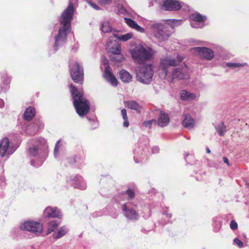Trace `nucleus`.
Returning <instances> with one entry per match:
<instances>
[{"instance_id": "1", "label": "nucleus", "mask_w": 249, "mask_h": 249, "mask_svg": "<svg viewBox=\"0 0 249 249\" xmlns=\"http://www.w3.org/2000/svg\"><path fill=\"white\" fill-rule=\"evenodd\" d=\"M73 14V5L72 3H70L61 14L60 24L62 26L59 28L58 34L54 38L55 42L53 47L55 51L64 45L66 42L67 36L70 30Z\"/></svg>"}, {"instance_id": "2", "label": "nucleus", "mask_w": 249, "mask_h": 249, "mask_svg": "<svg viewBox=\"0 0 249 249\" xmlns=\"http://www.w3.org/2000/svg\"><path fill=\"white\" fill-rule=\"evenodd\" d=\"M47 148L46 141L42 138L35 140L33 145L29 148L28 153L30 158L32 159L31 163L33 166L39 167L42 164L45 159Z\"/></svg>"}, {"instance_id": "3", "label": "nucleus", "mask_w": 249, "mask_h": 249, "mask_svg": "<svg viewBox=\"0 0 249 249\" xmlns=\"http://www.w3.org/2000/svg\"><path fill=\"white\" fill-rule=\"evenodd\" d=\"M168 24L155 23L149 26L151 34L159 41H164L168 40L171 35L169 28L174 29V24H180L181 20L177 19H168Z\"/></svg>"}, {"instance_id": "4", "label": "nucleus", "mask_w": 249, "mask_h": 249, "mask_svg": "<svg viewBox=\"0 0 249 249\" xmlns=\"http://www.w3.org/2000/svg\"><path fill=\"white\" fill-rule=\"evenodd\" d=\"M70 90L76 112L80 116H83L89 111V101L84 98L83 91L78 90L72 84L70 86Z\"/></svg>"}, {"instance_id": "5", "label": "nucleus", "mask_w": 249, "mask_h": 249, "mask_svg": "<svg viewBox=\"0 0 249 249\" xmlns=\"http://www.w3.org/2000/svg\"><path fill=\"white\" fill-rule=\"evenodd\" d=\"M130 53L132 59L138 64H142L150 60L156 53L152 48L144 47L140 44L130 50Z\"/></svg>"}, {"instance_id": "6", "label": "nucleus", "mask_w": 249, "mask_h": 249, "mask_svg": "<svg viewBox=\"0 0 249 249\" xmlns=\"http://www.w3.org/2000/svg\"><path fill=\"white\" fill-rule=\"evenodd\" d=\"M183 59V57L178 56L177 60H175L171 56H165L160 59V65L159 67V73L162 79H165L169 74L171 67L178 65Z\"/></svg>"}, {"instance_id": "7", "label": "nucleus", "mask_w": 249, "mask_h": 249, "mask_svg": "<svg viewBox=\"0 0 249 249\" xmlns=\"http://www.w3.org/2000/svg\"><path fill=\"white\" fill-rule=\"evenodd\" d=\"M154 70L151 64H145L140 67L137 72L136 78L138 81L149 84L152 79Z\"/></svg>"}, {"instance_id": "8", "label": "nucleus", "mask_w": 249, "mask_h": 249, "mask_svg": "<svg viewBox=\"0 0 249 249\" xmlns=\"http://www.w3.org/2000/svg\"><path fill=\"white\" fill-rule=\"evenodd\" d=\"M69 70L71 77L75 83L82 84L84 78V70L78 62L72 61L70 63Z\"/></svg>"}, {"instance_id": "9", "label": "nucleus", "mask_w": 249, "mask_h": 249, "mask_svg": "<svg viewBox=\"0 0 249 249\" xmlns=\"http://www.w3.org/2000/svg\"><path fill=\"white\" fill-rule=\"evenodd\" d=\"M20 229L34 233L36 235H39L42 231V225L35 221H25L20 225Z\"/></svg>"}, {"instance_id": "10", "label": "nucleus", "mask_w": 249, "mask_h": 249, "mask_svg": "<svg viewBox=\"0 0 249 249\" xmlns=\"http://www.w3.org/2000/svg\"><path fill=\"white\" fill-rule=\"evenodd\" d=\"M191 52L202 58L208 60H212L214 57L212 50L207 47H194L191 49Z\"/></svg>"}, {"instance_id": "11", "label": "nucleus", "mask_w": 249, "mask_h": 249, "mask_svg": "<svg viewBox=\"0 0 249 249\" xmlns=\"http://www.w3.org/2000/svg\"><path fill=\"white\" fill-rule=\"evenodd\" d=\"M10 142L8 138H4L0 141V155L1 157H7L15 151L9 146Z\"/></svg>"}, {"instance_id": "12", "label": "nucleus", "mask_w": 249, "mask_h": 249, "mask_svg": "<svg viewBox=\"0 0 249 249\" xmlns=\"http://www.w3.org/2000/svg\"><path fill=\"white\" fill-rule=\"evenodd\" d=\"M183 5L176 0H164L161 8L165 11L178 10Z\"/></svg>"}, {"instance_id": "13", "label": "nucleus", "mask_w": 249, "mask_h": 249, "mask_svg": "<svg viewBox=\"0 0 249 249\" xmlns=\"http://www.w3.org/2000/svg\"><path fill=\"white\" fill-rule=\"evenodd\" d=\"M107 49L113 54H120L121 52V48L117 40L113 38V36L109 37L107 42Z\"/></svg>"}, {"instance_id": "14", "label": "nucleus", "mask_w": 249, "mask_h": 249, "mask_svg": "<svg viewBox=\"0 0 249 249\" xmlns=\"http://www.w3.org/2000/svg\"><path fill=\"white\" fill-rule=\"evenodd\" d=\"M122 209L124 215L128 219L131 220H136L138 219V213L134 209L130 207V204H124L123 205Z\"/></svg>"}, {"instance_id": "15", "label": "nucleus", "mask_w": 249, "mask_h": 249, "mask_svg": "<svg viewBox=\"0 0 249 249\" xmlns=\"http://www.w3.org/2000/svg\"><path fill=\"white\" fill-rule=\"evenodd\" d=\"M172 79H183L188 77L186 65L182 68L178 67L173 70L171 74Z\"/></svg>"}, {"instance_id": "16", "label": "nucleus", "mask_w": 249, "mask_h": 249, "mask_svg": "<svg viewBox=\"0 0 249 249\" xmlns=\"http://www.w3.org/2000/svg\"><path fill=\"white\" fill-rule=\"evenodd\" d=\"M69 181L74 188L81 190H85L86 188V185L82 178L80 176L76 175L74 177H71Z\"/></svg>"}, {"instance_id": "17", "label": "nucleus", "mask_w": 249, "mask_h": 249, "mask_svg": "<svg viewBox=\"0 0 249 249\" xmlns=\"http://www.w3.org/2000/svg\"><path fill=\"white\" fill-rule=\"evenodd\" d=\"M111 70V69L109 66L106 67L104 77L112 86L116 87L118 85V81L115 76L112 73Z\"/></svg>"}, {"instance_id": "18", "label": "nucleus", "mask_w": 249, "mask_h": 249, "mask_svg": "<svg viewBox=\"0 0 249 249\" xmlns=\"http://www.w3.org/2000/svg\"><path fill=\"white\" fill-rule=\"evenodd\" d=\"M44 215L46 217H57L60 218L61 216V213L57 208H52L48 207L44 210Z\"/></svg>"}, {"instance_id": "19", "label": "nucleus", "mask_w": 249, "mask_h": 249, "mask_svg": "<svg viewBox=\"0 0 249 249\" xmlns=\"http://www.w3.org/2000/svg\"><path fill=\"white\" fill-rule=\"evenodd\" d=\"M170 122L168 114L161 111L158 118V124L161 127L166 126Z\"/></svg>"}, {"instance_id": "20", "label": "nucleus", "mask_w": 249, "mask_h": 249, "mask_svg": "<svg viewBox=\"0 0 249 249\" xmlns=\"http://www.w3.org/2000/svg\"><path fill=\"white\" fill-rule=\"evenodd\" d=\"M184 118L182 121V125L185 128L191 129L194 127L195 121L191 117L190 114H187L184 115Z\"/></svg>"}, {"instance_id": "21", "label": "nucleus", "mask_w": 249, "mask_h": 249, "mask_svg": "<svg viewBox=\"0 0 249 249\" xmlns=\"http://www.w3.org/2000/svg\"><path fill=\"white\" fill-rule=\"evenodd\" d=\"M180 99L183 101H192L196 98L195 93L190 92L186 90H182L180 92Z\"/></svg>"}, {"instance_id": "22", "label": "nucleus", "mask_w": 249, "mask_h": 249, "mask_svg": "<svg viewBox=\"0 0 249 249\" xmlns=\"http://www.w3.org/2000/svg\"><path fill=\"white\" fill-rule=\"evenodd\" d=\"M119 77L124 83H129L132 81V75L126 71L122 70L119 72Z\"/></svg>"}, {"instance_id": "23", "label": "nucleus", "mask_w": 249, "mask_h": 249, "mask_svg": "<svg viewBox=\"0 0 249 249\" xmlns=\"http://www.w3.org/2000/svg\"><path fill=\"white\" fill-rule=\"evenodd\" d=\"M124 105L125 107L131 109L135 110L138 112H140L141 107L135 101H127L124 102Z\"/></svg>"}, {"instance_id": "24", "label": "nucleus", "mask_w": 249, "mask_h": 249, "mask_svg": "<svg viewBox=\"0 0 249 249\" xmlns=\"http://www.w3.org/2000/svg\"><path fill=\"white\" fill-rule=\"evenodd\" d=\"M125 23L130 27L134 28L140 32H143L144 29L140 26L136 21L129 18H124Z\"/></svg>"}, {"instance_id": "25", "label": "nucleus", "mask_w": 249, "mask_h": 249, "mask_svg": "<svg viewBox=\"0 0 249 249\" xmlns=\"http://www.w3.org/2000/svg\"><path fill=\"white\" fill-rule=\"evenodd\" d=\"M36 110L35 108L33 107H29L27 108L24 113V118L25 120L30 121L35 116Z\"/></svg>"}, {"instance_id": "26", "label": "nucleus", "mask_w": 249, "mask_h": 249, "mask_svg": "<svg viewBox=\"0 0 249 249\" xmlns=\"http://www.w3.org/2000/svg\"><path fill=\"white\" fill-rule=\"evenodd\" d=\"M190 18L192 21L199 22V24L200 25L201 23H203L205 21L206 17L202 16L199 13H194L190 15Z\"/></svg>"}, {"instance_id": "27", "label": "nucleus", "mask_w": 249, "mask_h": 249, "mask_svg": "<svg viewBox=\"0 0 249 249\" xmlns=\"http://www.w3.org/2000/svg\"><path fill=\"white\" fill-rule=\"evenodd\" d=\"M68 231V228L63 226L61 227L57 232H54L53 236L54 239H59L64 236Z\"/></svg>"}, {"instance_id": "28", "label": "nucleus", "mask_w": 249, "mask_h": 249, "mask_svg": "<svg viewBox=\"0 0 249 249\" xmlns=\"http://www.w3.org/2000/svg\"><path fill=\"white\" fill-rule=\"evenodd\" d=\"M43 127V124L41 123L37 124L36 126H34L33 125H30L27 127V132L30 135L35 134L39 129H41Z\"/></svg>"}, {"instance_id": "29", "label": "nucleus", "mask_w": 249, "mask_h": 249, "mask_svg": "<svg viewBox=\"0 0 249 249\" xmlns=\"http://www.w3.org/2000/svg\"><path fill=\"white\" fill-rule=\"evenodd\" d=\"M133 34L131 33H127L121 36H118L117 34L113 35V38H115L116 40L126 41L132 37Z\"/></svg>"}, {"instance_id": "30", "label": "nucleus", "mask_w": 249, "mask_h": 249, "mask_svg": "<svg viewBox=\"0 0 249 249\" xmlns=\"http://www.w3.org/2000/svg\"><path fill=\"white\" fill-rule=\"evenodd\" d=\"M101 29L104 33H109L111 32L112 27L110 25L109 22L103 21L101 24Z\"/></svg>"}, {"instance_id": "31", "label": "nucleus", "mask_w": 249, "mask_h": 249, "mask_svg": "<svg viewBox=\"0 0 249 249\" xmlns=\"http://www.w3.org/2000/svg\"><path fill=\"white\" fill-rule=\"evenodd\" d=\"M215 128L218 135L220 136H223L226 131V126L223 122L216 125Z\"/></svg>"}, {"instance_id": "32", "label": "nucleus", "mask_w": 249, "mask_h": 249, "mask_svg": "<svg viewBox=\"0 0 249 249\" xmlns=\"http://www.w3.org/2000/svg\"><path fill=\"white\" fill-rule=\"evenodd\" d=\"M59 223L56 220L51 221L48 224V233L49 234L53 231L58 226Z\"/></svg>"}, {"instance_id": "33", "label": "nucleus", "mask_w": 249, "mask_h": 249, "mask_svg": "<svg viewBox=\"0 0 249 249\" xmlns=\"http://www.w3.org/2000/svg\"><path fill=\"white\" fill-rule=\"evenodd\" d=\"M121 195L126 197L127 200H131L135 197V193L134 191L130 189H128L125 192L122 193Z\"/></svg>"}, {"instance_id": "34", "label": "nucleus", "mask_w": 249, "mask_h": 249, "mask_svg": "<svg viewBox=\"0 0 249 249\" xmlns=\"http://www.w3.org/2000/svg\"><path fill=\"white\" fill-rule=\"evenodd\" d=\"M121 114L123 117V118L124 120L123 125L125 127H127L129 126V122L128 120L126 110L125 109H122L121 110Z\"/></svg>"}, {"instance_id": "35", "label": "nucleus", "mask_w": 249, "mask_h": 249, "mask_svg": "<svg viewBox=\"0 0 249 249\" xmlns=\"http://www.w3.org/2000/svg\"><path fill=\"white\" fill-rule=\"evenodd\" d=\"M226 66L228 67L231 68H235L244 66L243 64L238 63H227L226 64Z\"/></svg>"}, {"instance_id": "36", "label": "nucleus", "mask_w": 249, "mask_h": 249, "mask_svg": "<svg viewBox=\"0 0 249 249\" xmlns=\"http://www.w3.org/2000/svg\"><path fill=\"white\" fill-rule=\"evenodd\" d=\"M191 25L193 28H202L204 26V24L201 23L199 25V22L192 21L191 22Z\"/></svg>"}, {"instance_id": "37", "label": "nucleus", "mask_w": 249, "mask_h": 249, "mask_svg": "<svg viewBox=\"0 0 249 249\" xmlns=\"http://www.w3.org/2000/svg\"><path fill=\"white\" fill-rule=\"evenodd\" d=\"M60 142V140H58L55 144L54 149V156L55 158L57 157L58 154V149H59V143Z\"/></svg>"}, {"instance_id": "38", "label": "nucleus", "mask_w": 249, "mask_h": 249, "mask_svg": "<svg viewBox=\"0 0 249 249\" xmlns=\"http://www.w3.org/2000/svg\"><path fill=\"white\" fill-rule=\"evenodd\" d=\"M86 1L89 4V5H90L93 9L96 10H98L100 9V7L96 4L92 2L91 1L89 0H87Z\"/></svg>"}, {"instance_id": "39", "label": "nucleus", "mask_w": 249, "mask_h": 249, "mask_svg": "<svg viewBox=\"0 0 249 249\" xmlns=\"http://www.w3.org/2000/svg\"><path fill=\"white\" fill-rule=\"evenodd\" d=\"M156 122V121L155 120L153 119V120H151L150 121H145L143 123V124L145 127L150 128V127H151L152 123L153 122L155 123Z\"/></svg>"}, {"instance_id": "40", "label": "nucleus", "mask_w": 249, "mask_h": 249, "mask_svg": "<svg viewBox=\"0 0 249 249\" xmlns=\"http://www.w3.org/2000/svg\"><path fill=\"white\" fill-rule=\"evenodd\" d=\"M234 243L237 245L240 248H242L244 246L243 243L238 238H235L233 241Z\"/></svg>"}, {"instance_id": "41", "label": "nucleus", "mask_w": 249, "mask_h": 249, "mask_svg": "<svg viewBox=\"0 0 249 249\" xmlns=\"http://www.w3.org/2000/svg\"><path fill=\"white\" fill-rule=\"evenodd\" d=\"M230 227L232 230H235L237 229V223L234 220H232L230 223Z\"/></svg>"}, {"instance_id": "42", "label": "nucleus", "mask_w": 249, "mask_h": 249, "mask_svg": "<svg viewBox=\"0 0 249 249\" xmlns=\"http://www.w3.org/2000/svg\"><path fill=\"white\" fill-rule=\"evenodd\" d=\"M221 227V222L219 220H218V224H216L214 228V230L215 232H218L220 230Z\"/></svg>"}, {"instance_id": "43", "label": "nucleus", "mask_w": 249, "mask_h": 249, "mask_svg": "<svg viewBox=\"0 0 249 249\" xmlns=\"http://www.w3.org/2000/svg\"><path fill=\"white\" fill-rule=\"evenodd\" d=\"M112 0H98L99 2L103 5H108L109 4Z\"/></svg>"}, {"instance_id": "44", "label": "nucleus", "mask_w": 249, "mask_h": 249, "mask_svg": "<svg viewBox=\"0 0 249 249\" xmlns=\"http://www.w3.org/2000/svg\"><path fill=\"white\" fill-rule=\"evenodd\" d=\"M159 151V148L157 146L153 147L152 149V151L153 153H158Z\"/></svg>"}, {"instance_id": "45", "label": "nucleus", "mask_w": 249, "mask_h": 249, "mask_svg": "<svg viewBox=\"0 0 249 249\" xmlns=\"http://www.w3.org/2000/svg\"><path fill=\"white\" fill-rule=\"evenodd\" d=\"M223 161L225 163H227L228 164V165H230L229 160L227 158H226L225 157H223Z\"/></svg>"}, {"instance_id": "46", "label": "nucleus", "mask_w": 249, "mask_h": 249, "mask_svg": "<svg viewBox=\"0 0 249 249\" xmlns=\"http://www.w3.org/2000/svg\"><path fill=\"white\" fill-rule=\"evenodd\" d=\"M4 106V102L3 100L1 99H0V108H2Z\"/></svg>"}, {"instance_id": "47", "label": "nucleus", "mask_w": 249, "mask_h": 249, "mask_svg": "<svg viewBox=\"0 0 249 249\" xmlns=\"http://www.w3.org/2000/svg\"><path fill=\"white\" fill-rule=\"evenodd\" d=\"M163 214L166 215L167 217L169 218H171L172 214L171 213H168L167 212H164Z\"/></svg>"}, {"instance_id": "48", "label": "nucleus", "mask_w": 249, "mask_h": 249, "mask_svg": "<svg viewBox=\"0 0 249 249\" xmlns=\"http://www.w3.org/2000/svg\"><path fill=\"white\" fill-rule=\"evenodd\" d=\"M206 152L209 154L211 153V150L208 147L206 148Z\"/></svg>"}, {"instance_id": "49", "label": "nucleus", "mask_w": 249, "mask_h": 249, "mask_svg": "<svg viewBox=\"0 0 249 249\" xmlns=\"http://www.w3.org/2000/svg\"><path fill=\"white\" fill-rule=\"evenodd\" d=\"M118 57H119L120 58L118 59H116L115 60L117 62H120L121 61V60H122V57H120L119 56H118Z\"/></svg>"}, {"instance_id": "50", "label": "nucleus", "mask_w": 249, "mask_h": 249, "mask_svg": "<svg viewBox=\"0 0 249 249\" xmlns=\"http://www.w3.org/2000/svg\"><path fill=\"white\" fill-rule=\"evenodd\" d=\"M140 159H141V161H142L144 159V157L142 155L140 157Z\"/></svg>"}, {"instance_id": "51", "label": "nucleus", "mask_w": 249, "mask_h": 249, "mask_svg": "<svg viewBox=\"0 0 249 249\" xmlns=\"http://www.w3.org/2000/svg\"><path fill=\"white\" fill-rule=\"evenodd\" d=\"M134 160L135 161V162H136V163L139 162V161H138V160H136L135 157H134Z\"/></svg>"}, {"instance_id": "52", "label": "nucleus", "mask_w": 249, "mask_h": 249, "mask_svg": "<svg viewBox=\"0 0 249 249\" xmlns=\"http://www.w3.org/2000/svg\"><path fill=\"white\" fill-rule=\"evenodd\" d=\"M188 155H189V154H186L185 155V160L186 159V157H187V156H188Z\"/></svg>"}, {"instance_id": "53", "label": "nucleus", "mask_w": 249, "mask_h": 249, "mask_svg": "<svg viewBox=\"0 0 249 249\" xmlns=\"http://www.w3.org/2000/svg\"><path fill=\"white\" fill-rule=\"evenodd\" d=\"M121 10L123 12L124 11V8H121Z\"/></svg>"}]
</instances>
